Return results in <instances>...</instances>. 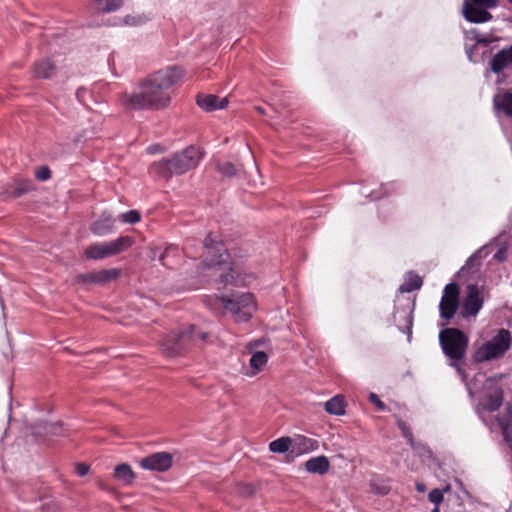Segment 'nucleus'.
Instances as JSON below:
<instances>
[{"label":"nucleus","instance_id":"obj_3","mask_svg":"<svg viewBox=\"0 0 512 512\" xmlns=\"http://www.w3.org/2000/svg\"><path fill=\"white\" fill-rule=\"evenodd\" d=\"M439 342L443 353L450 359L451 366H453L464 379L465 374L460 366V362L466 355L468 337L459 329L447 328L440 331Z\"/></svg>","mask_w":512,"mask_h":512},{"label":"nucleus","instance_id":"obj_10","mask_svg":"<svg viewBox=\"0 0 512 512\" xmlns=\"http://www.w3.org/2000/svg\"><path fill=\"white\" fill-rule=\"evenodd\" d=\"M459 307V287L456 283H449L445 286L439 304L440 316L450 320Z\"/></svg>","mask_w":512,"mask_h":512},{"label":"nucleus","instance_id":"obj_53","mask_svg":"<svg viewBox=\"0 0 512 512\" xmlns=\"http://www.w3.org/2000/svg\"><path fill=\"white\" fill-rule=\"evenodd\" d=\"M152 254H153V255H152V258H155V257L157 256V250H156V249H155V250H153V251H152Z\"/></svg>","mask_w":512,"mask_h":512},{"label":"nucleus","instance_id":"obj_26","mask_svg":"<svg viewBox=\"0 0 512 512\" xmlns=\"http://www.w3.org/2000/svg\"><path fill=\"white\" fill-rule=\"evenodd\" d=\"M149 21V17L145 14L133 13L126 15L121 19L120 25L137 27Z\"/></svg>","mask_w":512,"mask_h":512},{"label":"nucleus","instance_id":"obj_48","mask_svg":"<svg viewBox=\"0 0 512 512\" xmlns=\"http://www.w3.org/2000/svg\"><path fill=\"white\" fill-rule=\"evenodd\" d=\"M96 274H97V277H96V278H97V282H98V283H104V282H106V278H105V271H104V270H102V271H98V272H96Z\"/></svg>","mask_w":512,"mask_h":512},{"label":"nucleus","instance_id":"obj_38","mask_svg":"<svg viewBox=\"0 0 512 512\" xmlns=\"http://www.w3.org/2000/svg\"><path fill=\"white\" fill-rule=\"evenodd\" d=\"M429 500L438 506L443 501V491L440 489H433L429 493Z\"/></svg>","mask_w":512,"mask_h":512},{"label":"nucleus","instance_id":"obj_28","mask_svg":"<svg viewBox=\"0 0 512 512\" xmlns=\"http://www.w3.org/2000/svg\"><path fill=\"white\" fill-rule=\"evenodd\" d=\"M268 357L265 352H255L250 358V366L256 371L261 370L267 363Z\"/></svg>","mask_w":512,"mask_h":512},{"label":"nucleus","instance_id":"obj_34","mask_svg":"<svg viewBox=\"0 0 512 512\" xmlns=\"http://www.w3.org/2000/svg\"><path fill=\"white\" fill-rule=\"evenodd\" d=\"M370 487L373 492L381 495H385L388 493L389 488L386 484L382 483L380 479L373 478L370 482Z\"/></svg>","mask_w":512,"mask_h":512},{"label":"nucleus","instance_id":"obj_2","mask_svg":"<svg viewBox=\"0 0 512 512\" xmlns=\"http://www.w3.org/2000/svg\"><path fill=\"white\" fill-rule=\"evenodd\" d=\"M204 153L200 147L189 146L181 152L174 154L170 159H162L150 167V172L161 178L184 174L194 169L202 160Z\"/></svg>","mask_w":512,"mask_h":512},{"label":"nucleus","instance_id":"obj_45","mask_svg":"<svg viewBox=\"0 0 512 512\" xmlns=\"http://www.w3.org/2000/svg\"><path fill=\"white\" fill-rule=\"evenodd\" d=\"M105 271L106 282L115 280L119 276V271L116 269H107Z\"/></svg>","mask_w":512,"mask_h":512},{"label":"nucleus","instance_id":"obj_51","mask_svg":"<svg viewBox=\"0 0 512 512\" xmlns=\"http://www.w3.org/2000/svg\"><path fill=\"white\" fill-rule=\"evenodd\" d=\"M255 110L259 113V114H265V110L263 107L261 106H257L255 107Z\"/></svg>","mask_w":512,"mask_h":512},{"label":"nucleus","instance_id":"obj_13","mask_svg":"<svg viewBox=\"0 0 512 512\" xmlns=\"http://www.w3.org/2000/svg\"><path fill=\"white\" fill-rule=\"evenodd\" d=\"M292 454L300 456L311 453L319 448V442L304 435H294L291 437Z\"/></svg>","mask_w":512,"mask_h":512},{"label":"nucleus","instance_id":"obj_56","mask_svg":"<svg viewBox=\"0 0 512 512\" xmlns=\"http://www.w3.org/2000/svg\"><path fill=\"white\" fill-rule=\"evenodd\" d=\"M509 2H511V3H512V0H509Z\"/></svg>","mask_w":512,"mask_h":512},{"label":"nucleus","instance_id":"obj_30","mask_svg":"<svg viewBox=\"0 0 512 512\" xmlns=\"http://www.w3.org/2000/svg\"><path fill=\"white\" fill-rule=\"evenodd\" d=\"M500 428L506 444L512 451V421H501Z\"/></svg>","mask_w":512,"mask_h":512},{"label":"nucleus","instance_id":"obj_31","mask_svg":"<svg viewBox=\"0 0 512 512\" xmlns=\"http://www.w3.org/2000/svg\"><path fill=\"white\" fill-rule=\"evenodd\" d=\"M397 426L401 430L402 435L405 437V439L408 441L411 447L415 449L416 447L414 437L408 425L401 419H397Z\"/></svg>","mask_w":512,"mask_h":512},{"label":"nucleus","instance_id":"obj_4","mask_svg":"<svg viewBox=\"0 0 512 512\" xmlns=\"http://www.w3.org/2000/svg\"><path fill=\"white\" fill-rule=\"evenodd\" d=\"M512 344L511 332L500 329L489 341L483 343L474 353L475 362L481 363L501 358L510 349Z\"/></svg>","mask_w":512,"mask_h":512},{"label":"nucleus","instance_id":"obj_12","mask_svg":"<svg viewBox=\"0 0 512 512\" xmlns=\"http://www.w3.org/2000/svg\"><path fill=\"white\" fill-rule=\"evenodd\" d=\"M173 463V457L168 452H157L140 460V466L143 469L164 472L167 471Z\"/></svg>","mask_w":512,"mask_h":512},{"label":"nucleus","instance_id":"obj_42","mask_svg":"<svg viewBox=\"0 0 512 512\" xmlns=\"http://www.w3.org/2000/svg\"><path fill=\"white\" fill-rule=\"evenodd\" d=\"M76 473L81 477L86 476L89 473V466L84 463H78L76 465Z\"/></svg>","mask_w":512,"mask_h":512},{"label":"nucleus","instance_id":"obj_47","mask_svg":"<svg viewBox=\"0 0 512 512\" xmlns=\"http://www.w3.org/2000/svg\"><path fill=\"white\" fill-rule=\"evenodd\" d=\"M193 246H194V244H193L192 240L187 241L185 246L183 247V253H185L189 257L192 256V254H193V251H192Z\"/></svg>","mask_w":512,"mask_h":512},{"label":"nucleus","instance_id":"obj_18","mask_svg":"<svg viewBox=\"0 0 512 512\" xmlns=\"http://www.w3.org/2000/svg\"><path fill=\"white\" fill-rule=\"evenodd\" d=\"M114 477L123 485H130L135 479V474L130 465L122 463L115 467Z\"/></svg>","mask_w":512,"mask_h":512},{"label":"nucleus","instance_id":"obj_17","mask_svg":"<svg viewBox=\"0 0 512 512\" xmlns=\"http://www.w3.org/2000/svg\"><path fill=\"white\" fill-rule=\"evenodd\" d=\"M305 468L310 473L323 475L328 472L330 463L326 456H317L307 460Z\"/></svg>","mask_w":512,"mask_h":512},{"label":"nucleus","instance_id":"obj_37","mask_svg":"<svg viewBox=\"0 0 512 512\" xmlns=\"http://www.w3.org/2000/svg\"><path fill=\"white\" fill-rule=\"evenodd\" d=\"M35 177L40 181H46V180L50 179V177H51L50 169L47 166L39 167L35 171Z\"/></svg>","mask_w":512,"mask_h":512},{"label":"nucleus","instance_id":"obj_22","mask_svg":"<svg viewBox=\"0 0 512 512\" xmlns=\"http://www.w3.org/2000/svg\"><path fill=\"white\" fill-rule=\"evenodd\" d=\"M325 410L329 414L343 415L345 413V403L341 396H335L325 403Z\"/></svg>","mask_w":512,"mask_h":512},{"label":"nucleus","instance_id":"obj_29","mask_svg":"<svg viewBox=\"0 0 512 512\" xmlns=\"http://www.w3.org/2000/svg\"><path fill=\"white\" fill-rule=\"evenodd\" d=\"M32 189V182L27 179H21L16 183V186L9 193L12 197H19Z\"/></svg>","mask_w":512,"mask_h":512},{"label":"nucleus","instance_id":"obj_21","mask_svg":"<svg viewBox=\"0 0 512 512\" xmlns=\"http://www.w3.org/2000/svg\"><path fill=\"white\" fill-rule=\"evenodd\" d=\"M494 105L506 115L512 116V92L497 94L494 97Z\"/></svg>","mask_w":512,"mask_h":512},{"label":"nucleus","instance_id":"obj_43","mask_svg":"<svg viewBox=\"0 0 512 512\" xmlns=\"http://www.w3.org/2000/svg\"><path fill=\"white\" fill-rule=\"evenodd\" d=\"M76 95L79 101L86 104V97L90 96V92L86 88H79Z\"/></svg>","mask_w":512,"mask_h":512},{"label":"nucleus","instance_id":"obj_20","mask_svg":"<svg viewBox=\"0 0 512 512\" xmlns=\"http://www.w3.org/2000/svg\"><path fill=\"white\" fill-rule=\"evenodd\" d=\"M180 250L176 245H167L162 253L159 254L158 259L165 267H173L176 263L174 258L179 256Z\"/></svg>","mask_w":512,"mask_h":512},{"label":"nucleus","instance_id":"obj_46","mask_svg":"<svg viewBox=\"0 0 512 512\" xmlns=\"http://www.w3.org/2000/svg\"><path fill=\"white\" fill-rule=\"evenodd\" d=\"M370 401L375 404L380 410L385 409V404L378 398V396L374 393H371L369 396Z\"/></svg>","mask_w":512,"mask_h":512},{"label":"nucleus","instance_id":"obj_36","mask_svg":"<svg viewBox=\"0 0 512 512\" xmlns=\"http://www.w3.org/2000/svg\"><path fill=\"white\" fill-rule=\"evenodd\" d=\"M219 276H220L221 282L225 285H228V284L237 285L238 284V281L234 276V270L232 268H230L229 273H227V274L220 273Z\"/></svg>","mask_w":512,"mask_h":512},{"label":"nucleus","instance_id":"obj_54","mask_svg":"<svg viewBox=\"0 0 512 512\" xmlns=\"http://www.w3.org/2000/svg\"><path fill=\"white\" fill-rule=\"evenodd\" d=\"M432 512H439L438 507H435Z\"/></svg>","mask_w":512,"mask_h":512},{"label":"nucleus","instance_id":"obj_11","mask_svg":"<svg viewBox=\"0 0 512 512\" xmlns=\"http://www.w3.org/2000/svg\"><path fill=\"white\" fill-rule=\"evenodd\" d=\"M483 297L481 289L476 284L467 286V295L464 298L461 315L466 318L469 316L475 317L483 306Z\"/></svg>","mask_w":512,"mask_h":512},{"label":"nucleus","instance_id":"obj_14","mask_svg":"<svg viewBox=\"0 0 512 512\" xmlns=\"http://www.w3.org/2000/svg\"><path fill=\"white\" fill-rule=\"evenodd\" d=\"M114 223L115 219L112 214L103 212L99 218L91 224L90 230L97 236H105L114 231Z\"/></svg>","mask_w":512,"mask_h":512},{"label":"nucleus","instance_id":"obj_19","mask_svg":"<svg viewBox=\"0 0 512 512\" xmlns=\"http://www.w3.org/2000/svg\"><path fill=\"white\" fill-rule=\"evenodd\" d=\"M423 281L419 275L413 272L407 273L404 282L400 285L401 293H409L421 288Z\"/></svg>","mask_w":512,"mask_h":512},{"label":"nucleus","instance_id":"obj_23","mask_svg":"<svg viewBox=\"0 0 512 512\" xmlns=\"http://www.w3.org/2000/svg\"><path fill=\"white\" fill-rule=\"evenodd\" d=\"M54 72V66L49 60H41L34 66V76L36 78H49Z\"/></svg>","mask_w":512,"mask_h":512},{"label":"nucleus","instance_id":"obj_52","mask_svg":"<svg viewBox=\"0 0 512 512\" xmlns=\"http://www.w3.org/2000/svg\"><path fill=\"white\" fill-rule=\"evenodd\" d=\"M370 197H371V200H376V199L381 198L382 196H381V195H375V194L373 193Z\"/></svg>","mask_w":512,"mask_h":512},{"label":"nucleus","instance_id":"obj_50","mask_svg":"<svg viewBox=\"0 0 512 512\" xmlns=\"http://www.w3.org/2000/svg\"><path fill=\"white\" fill-rule=\"evenodd\" d=\"M416 488H417V490H418L419 492H424V491H425V486H424V484H422V483H417V484H416Z\"/></svg>","mask_w":512,"mask_h":512},{"label":"nucleus","instance_id":"obj_41","mask_svg":"<svg viewBox=\"0 0 512 512\" xmlns=\"http://www.w3.org/2000/svg\"><path fill=\"white\" fill-rule=\"evenodd\" d=\"M44 430L47 434L59 435L61 427L57 423H45Z\"/></svg>","mask_w":512,"mask_h":512},{"label":"nucleus","instance_id":"obj_55","mask_svg":"<svg viewBox=\"0 0 512 512\" xmlns=\"http://www.w3.org/2000/svg\"><path fill=\"white\" fill-rule=\"evenodd\" d=\"M468 57L470 60H472V54L470 52H468Z\"/></svg>","mask_w":512,"mask_h":512},{"label":"nucleus","instance_id":"obj_49","mask_svg":"<svg viewBox=\"0 0 512 512\" xmlns=\"http://www.w3.org/2000/svg\"><path fill=\"white\" fill-rule=\"evenodd\" d=\"M254 492L253 488L250 486H246L245 490L242 492L244 495H252Z\"/></svg>","mask_w":512,"mask_h":512},{"label":"nucleus","instance_id":"obj_5","mask_svg":"<svg viewBox=\"0 0 512 512\" xmlns=\"http://www.w3.org/2000/svg\"><path fill=\"white\" fill-rule=\"evenodd\" d=\"M219 301L236 322H247L256 310V302L251 293H234L219 298Z\"/></svg>","mask_w":512,"mask_h":512},{"label":"nucleus","instance_id":"obj_7","mask_svg":"<svg viewBox=\"0 0 512 512\" xmlns=\"http://www.w3.org/2000/svg\"><path fill=\"white\" fill-rule=\"evenodd\" d=\"M197 338L206 340L207 334L196 332L194 326H189L187 330L180 333L169 334L161 344L162 351L168 357L178 356L187 349L190 342L195 341Z\"/></svg>","mask_w":512,"mask_h":512},{"label":"nucleus","instance_id":"obj_27","mask_svg":"<svg viewBox=\"0 0 512 512\" xmlns=\"http://www.w3.org/2000/svg\"><path fill=\"white\" fill-rule=\"evenodd\" d=\"M502 402L503 392L498 388L489 396L488 400L484 404V408L489 412H494L501 407Z\"/></svg>","mask_w":512,"mask_h":512},{"label":"nucleus","instance_id":"obj_9","mask_svg":"<svg viewBox=\"0 0 512 512\" xmlns=\"http://www.w3.org/2000/svg\"><path fill=\"white\" fill-rule=\"evenodd\" d=\"M498 0H464L462 13L465 19L473 23H483L492 19L486 9L497 6Z\"/></svg>","mask_w":512,"mask_h":512},{"label":"nucleus","instance_id":"obj_40","mask_svg":"<svg viewBox=\"0 0 512 512\" xmlns=\"http://www.w3.org/2000/svg\"><path fill=\"white\" fill-rule=\"evenodd\" d=\"M482 252L483 250L480 249L477 252H475L472 256H470L466 261V265L461 268V271H464L466 268H472L474 266L475 261L482 257Z\"/></svg>","mask_w":512,"mask_h":512},{"label":"nucleus","instance_id":"obj_8","mask_svg":"<svg viewBox=\"0 0 512 512\" xmlns=\"http://www.w3.org/2000/svg\"><path fill=\"white\" fill-rule=\"evenodd\" d=\"M132 244L133 239L131 237L121 236L108 242H98L89 245L85 249V255L89 259L101 260L126 251Z\"/></svg>","mask_w":512,"mask_h":512},{"label":"nucleus","instance_id":"obj_6","mask_svg":"<svg viewBox=\"0 0 512 512\" xmlns=\"http://www.w3.org/2000/svg\"><path fill=\"white\" fill-rule=\"evenodd\" d=\"M203 250H205V257L202 261V268H198L195 271L196 276H200L202 274V269H213L216 272L220 270V266L225 264L230 257V255L224 250L223 244L218 240V237L209 234L202 246H200Z\"/></svg>","mask_w":512,"mask_h":512},{"label":"nucleus","instance_id":"obj_44","mask_svg":"<svg viewBox=\"0 0 512 512\" xmlns=\"http://www.w3.org/2000/svg\"><path fill=\"white\" fill-rule=\"evenodd\" d=\"M96 277H97L96 272H93V273L81 275L80 279H81V281L87 282V283H98Z\"/></svg>","mask_w":512,"mask_h":512},{"label":"nucleus","instance_id":"obj_15","mask_svg":"<svg viewBox=\"0 0 512 512\" xmlns=\"http://www.w3.org/2000/svg\"><path fill=\"white\" fill-rule=\"evenodd\" d=\"M197 104L205 111L211 112L218 109H223L228 104V98H219L216 95H198Z\"/></svg>","mask_w":512,"mask_h":512},{"label":"nucleus","instance_id":"obj_39","mask_svg":"<svg viewBox=\"0 0 512 512\" xmlns=\"http://www.w3.org/2000/svg\"><path fill=\"white\" fill-rule=\"evenodd\" d=\"M403 316L405 318V325H404L405 329H403V332H406L408 334V337H410L411 331H412V324H413L411 312L404 311Z\"/></svg>","mask_w":512,"mask_h":512},{"label":"nucleus","instance_id":"obj_32","mask_svg":"<svg viewBox=\"0 0 512 512\" xmlns=\"http://www.w3.org/2000/svg\"><path fill=\"white\" fill-rule=\"evenodd\" d=\"M217 168L220 173L228 177H232L238 172V168L231 162L219 163Z\"/></svg>","mask_w":512,"mask_h":512},{"label":"nucleus","instance_id":"obj_33","mask_svg":"<svg viewBox=\"0 0 512 512\" xmlns=\"http://www.w3.org/2000/svg\"><path fill=\"white\" fill-rule=\"evenodd\" d=\"M140 213L137 210H130L128 212L122 213L119 216V219L128 224H135L140 221Z\"/></svg>","mask_w":512,"mask_h":512},{"label":"nucleus","instance_id":"obj_35","mask_svg":"<svg viewBox=\"0 0 512 512\" xmlns=\"http://www.w3.org/2000/svg\"><path fill=\"white\" fill-rule=\"evenodd\" d=\"M474 38H475L476 44L479 46H483V47H487L490 43L498 40V38L493 37L491 35H482V34H476Z\"/></svg>","mask_w":512,"mask_h":512},{"label":"nucleus","instance_id":"obj_25","mask_svg":"<svg viewBox=\"0 0 512 512\" xmlns=\"http://www.w3.org/2000/svg\"><path fill=\"white\" fill-rule=\"evenodd\" d=\"M269 450L273 453H292L291 437H281L270 442Z\"/></svg>","mask_w":512,"mask_h":512},{"label":"nucleus","instance_id":"obj_24","mask_svg":"<svg viewBox=\"0 0 512 512\" xmlns=\"http://www.w3.org/2000/svg\"><path fill=\"white\" fill-rule=\"evenodd\" d=\"M122 4V0H95L94 9L97 12L109 13L119 9Z\"/></svg>","mask_w":512,"mask_h":512},{"label":"nucleus","instance_id":"obj_1","mask_svg":"<svg viewBox=\"0 0 512 512\" xmlns=\"http://www.w3.org/2000/svg\"><path fill=\"white\" fill-rule=\"evenodd\" d=\"M184 73L180 67L168 66L149 74L139 82L138 90L124 93L121 103L127 110H159L171 101L169 89Z\"/></svg>","mask_w":512,"mask_h":512},{"label":"nucleus","instance_id":"obj_16","mask_svg":"<svg viewBox=\"0 0 512 512\" xmlns=\"http://www.w3.org/2000/svg\"><path fill=\"white\" fill-rule=\"evenodd\" d=\"M512 65V45L507 49H502L490 60V69L494 73H499Z\"/></svg>","mask_w":512,"mask_h":512}]
</instances>
